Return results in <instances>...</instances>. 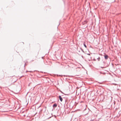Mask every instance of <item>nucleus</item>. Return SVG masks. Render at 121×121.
Listing matches in <instances>:
<instances>
[{
    "label": "nucleus",
    "instance_id": "1",
    "mask_svg": "<svg viewBox=\"0 0 121 121\" xmlns=\"http://www.w3.org/2000/svg\"><path fill=\"white\" fill-rule=\"evenodd\" d=\"M102 65L103 66L101 67L102 68H105L108 67V65L106 63H104L102 64Z\"/></svg>",
    "mask_w": 121,
    "mask_h": 121
},
{
    "label": "nucleus",
    "instance_id": "2",
    "mask_svg": "<svg viewBox=\"0 0 121 121\" xmlns=\"http://www.w3.org/2000/svg\"><path fill=\"white\" fill-rule=\"evenodd\" d=\"M59 98L61 101L62 102V101L63 99L61 97V96H59Z\"/></svg>",
    "mask_w": 121,
    "mask_h": 121
},
{
    "label": "nucleus",
    "instance_id": "3",
    "mask_svg": "<svg viewBox=\"0 0 121 121\" xmlns=\"http://www.w3.org/2000/svg\"><path fill=\"white\" fill-rule=\"evenodd\" d=\"M104 57L106 59H108V56L107 55H105V56H104Z\"/></svg>",
    "mask_w": 121,
    "mask_h": 121
},
{
    "label": "nucleus",
    "instance_id": "4",
    "mask_svg": "<svg viewBox=\"0 0 121 121\" xmlns=\"http://www.w3.org/2000/svg\"><path fill=\"white\" fill-rule=\"evenodd\" d=\"M57 106V105L56 104H55L53 105V107H56Z\"/></svg>",
    "mask_w": 121,
    "mask_h": 121
},
{
    "label": "nucleus",
    "instance_id": "5",
    "mask_svg": "<svg viewBox=\"0 0 121 121\" xmlns=\"http://www.w3.org/2000/svg\"><path fill=\"white\" fill-rule=\"evenodd\" d=\"M84 46L86 48L87 47H86V45L85 44H84Z\"/></svg>",
    "mask_w": 121,
    "mask_h": 121
}]
</instances>
